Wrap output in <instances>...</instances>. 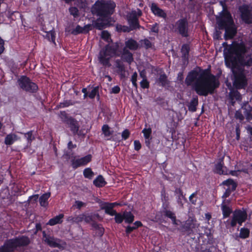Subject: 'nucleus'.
Wrapping results in <instances>:
<instances>
[{
  "instance_id": "1",
  "label": "nucleus",
  "mask_w": 252,
  "mask_h": 252,
  "mask_svg": "<svg viewBox=\"0 0 252 252\" xmlns=\"http://www.w3.org/2000/svg\"><path fill=\"white\" fill-rule=\"evenodd\" d=\"M247 51V47L243 41L233 42L223 51L225 65L231 70L233 85L237 90L245 89L248 85L245 67L252 66V56L246 55Z\"/></svg>"
},
{
  "instance_id": "2",
  "label": "nucleus",
  "mask_w": 252,
  "mask_h": 252,
  "mask_svg": "<svg viewBox=\"0 0 252 252\" xmlns=\"http://www.w3.org/2000/svg\"><path fill=\"white\" fill-rule=\"evenodd\" d=\"M199 69L201 73L195 82V91L200 96H206L214 94L220 85L219 78L212 74L209 69Z\"/></svg>"
},
{
  "instance_id": "3",
  "label": "nucleus",
  "mask_w": 252,
  "mask_h": 252,
  "mask_svg": "<svg viewBox=\"0 0 252 252\" xmlns=\"http://www.w3.org/2000/svg\"><path fill=\"white\" fill-rule=\"evenodd\" d=\"M116 5L112 0H97L92 5L91 11L93 15L99 17L101 20L107 22L108 25H112L114 22L112 15L114 13Z\"/></svg>"
},
{
  "instance_id": "4",
  "label": "nucleus",
  "mask_w": 252,
  "mask_h": 252,
  "mask_svg": "<svg viewBox=\"0 0 252 252\" xmlns=\"http://www.w3.org/2000/svg\"><path fill=\"white\" fill-rule=\"evenodd\" d=\"M30 243V238L25 235L6 239L0 246V252H15L17 248L27 247Z\"/></svg>"
},
{
  "instance_id": "5",
  "label": "nucleus",
  "mask_w": 252,
  "mask_h": 252,
  "mask_svg": "<svg viewBox=\"0 0 252 252\" xmlns=\"http://www.w3.org/2000/svg\"><path fill=\"white\" fill-rule=\"evenodd\" d=\"M119 43L115 42L112 45L107 44L99 52L98 57L100 63L103 66L110 67V58L114 57H120V54L118 52Z\"/></svg>"
},
{
  "instance_id": "6",
  "label": "nucleus",
  "mask_w": 252,
  "mask_h": 252,
  "mask_svg": "<svg viewBox=\"0 0 252 252\" xmlns=\"http://www.w3.org/2000/svg\"><path fill=\"white\" fill-rule=\"evenodd\" d=\"M170 28L173 32L182 37L187 38L189 36V26L187 18L179 19L172 24Z\"/></svg>"
},
{
  "instance_id": "7",
  "label": "nucleus",
  "mask_w": 252,
  "mask_h": 252,
  "mask_svg": "<svg viewBox=\"0 0 252 252\" xmlns=\"http://www.w3.org/2000/svg\"><path fill=\"white\" fill-rule=\"evenodd\" d=\"M17 83L21 89L30 94H36L38 90V85L26 75L21 76Z\"/></svg>"
},
{
  "instance_id": "8",
  "label": "nucleus",
  "mask_w": 252,
  "mask_h": 252,
  "mask_svg": "<svg viewBox=\"0 0 252 252\" xmlns=\"http://www.w3.org/2000/svg\"><path fill=\"white\" fill-rule=\"evenodd\" d=\"M248 218V214L245 209H236L233 212L232 219L230 222V225L231 227H234L238 223L239 226L246 221Z\"/></svg>"
},
{
  "instance_id": "9",
  "label": "nucleus",
  "mask_w": 252,
  "mask_h": 252,
  "mask_svg": "<svg viewBox=\"0 0 252 252\" xmlns=\"http://www.w3.org/2000/svg\"><path fill=\"white\" fill-rule=\"evenodd\" d=\"M217 24L220 30H223L226 26L233 25L234 20L229 11H221L216 17Z\"/></svg>"
},
{
  "instance_id": "10",
  "label": "nucleus",
  "mask_w": 252,
  "mask_h": 252,
  "mask_svg": "<svg viewBox=\"0 0 252 252\" xmlns=\"http://www.w3.org/2000/svg\"><path fill=\"white\" fill-rule=\"evenodd\" d=\"M199 224L196 223V220L192 218H189L180 227V230L184 234L189 236L194 233V231L198 227Z\"/></svg>"
},
{
  "instance_id": "11",
  "label": "nucleus",
  "mask_w": 252,
  "mask_h": 252,
  "mask_svg": "<svg viewBox=\"0 0 252 252\" xmlns=\"http://www.w3.org/2000/svg\"><path fill=\"white\" fill-rule=\"evenodd\" d=\"M239 11L242 20L247 24H252V7L249 5L243 4L240 6Z\"/></svg>"
},
{
  "instance_id": "12",
  "label": "nucleus",
  "mask_w": 252,
  "mask_h": 252,
  "mask_svg": "<svg viewBox=\"0 0 252 252\" xmlns=\"http://www.w3.org/2000/svg\"><path fill=\"white\" fill-rule=\"evenodd\" d=\"M126 20L129 25V29L131 31L143 29V27L140 26L138 17L135 12L130 13L127 15Z\"/></svg>"
},
{
  "instance_id": "13",
  "label": "nucleus",
  "mask_w": 252,
  "mask_h": 252,
  "mask_svg": "<svg viewBox=\"0 0 252 252\" xmlns=\"http://www.w3.org/2000/svg\"><path fill=\"white\" fill-rule=\"evenodd\" d=\"M42 236L44 241L51 248H61L60 240L55 238L50 235H47L45 231L42 232Z\"/></svg>"
},
{
  "instance_id": "14",
  "label": "nucleus",
  "mask_w": 252,
  "mask_h": 252,
  "mask_svg": "<svg viewBox=\"0 0 252 252\" xmlns=\"http://www.w3.org/2000/svg\"><path fill=\"white\" fill-rule=\"evenodd\" d=\"M213 172L214 173L219 175L227 174V170L226 167L224 166L223 158L219 159L217 163L215 165Z\"/></svg>"
},
{
  "instance_id": "15",
  "label": "nucleus",
  "mask_w": 252,
  "mask_h": 252,
  "mask_svg": "<svg viewBox=\"0 0 252 252\" xmlns=\"http://www.w3.org/2000/svg\"><path fill=\"white\" fill-rule=\"evenodd\" d=\"M67 125L74 135H82V130H79L80 125L79 122L75 118H73L70 120Z\"/></svg>"
},
{
  "instance_id": "16",
  "label": "nucleus",
  "mask_w": 252,
  "mask_h": 252,
  "mask_svg": "<svg viewBox=\"0 0 252 252\" xmlns=\"http://www.w3.org/2000/svg\"><path fill=\"white\" fill-rule=\"evenodd\" d=\"M121 60L127 63L128 64H131L134 61L133 54L128 50L123 49L122 52L120 53Z\"/></svg>"
},
{
  "instance_id": "17",
  "label": "nucleus",
  "mask_w": 252,
  "mask_h": 252,
  "mask_svg": "<svg viewBox=\"0 0 252 252\" xmlns=\"http://www.w3.org/2000/svg\"><path fill=\"white\" fill-rule=\"evenodd\" d=\"M223 30H225L224 38L225 40L232 39L237 33V28L234 24L226 26Z\"/></svg>"
},
{
  "instance_id": "18",
  "label": "nucleus",
  "mask_w": 252,
  "mask_h": 252,
  "mask_svg": "<svg viewBox=\"0 0 252 252\" xmlns=\"http://www.w3.org/2000/svg\"><path fill=\"white\" fill-rule=\"evenodd\" d=\"M140 48L139 43L132 38H129L125 42V47L123 49L129 51H136Z\"/></svg>"
},
{
  "instance_id": "19",
  "label": "nucleus",
  "mask_w": 252,
  "mask_h": 252,
  "mask_svg": "<svg viewBox=\"0 0 252 252\" xmlns=\"http://www.w3.org/2000/svg\"><path fill=\"white\" fill-rule=\"evenodd\" d=\"M99 203L100 209L104 210L106 214L110 215V216H114L116 211L114 210V208L111 205V202L100 201Z\"/></svg>"
},
{
  "instance_id": "20",
  "label": "nucleus",
  "mask_w": 252,
  "mask_h": 252,
  "mask_svg": "<svg viewBox=\"0 0 252 252\" xmlns=\"http://www.w3.org/2000/svg\"><path fill=\"white\" fill-rule=\"evenodd\" d=\"M150 7L152 12L155 16L163 19H165L167 17L166 13L163 10L160 8L157 3L153 2Z\"/></svg>"
},
{
  "instance_id": "21",
  "label": "nucleus",
  "mask_w": 252,
  "mask_h": 252,
  "mask_svg": "<svg viewBox=\"0 0 252 252\" xmlns=\"http://www.w3.org/2000/svg\"><path fill=\"white\" fill-rule=\"evenodd\" d=\"M241 110L248 122L252 120V107L248 102H244L241 106Z\"/></svg>"
},
{
  "instance_id": "22",
  "label": "nucleus",
  "mask_w": 252,
  "mask_h": 252,
  "mask_svg": "<svg viewBox=\"0 0 252 252\" xmlns=\"http://www.w3.org/2000/svg\"><path fill=\"white\" fill-rule=\"evenodd\" d=\"M199 76V72L195 69L190 71L185 79V83L188 85H190L193 82L198 79L197 77Z\"/></svg>"
},
{
  "instance_id": "23",
  "label": "nucleus",
  "mask_w": 252,
  "mask_h": 252,
  "mask_svg": "<svg viewBox=\"0 0 252 252\" xmlns=\"http://www.w3.org/2000/svg\"><path fill=\"white\" fill-rule=\"evenodd\" d=\"M116 67L117 68V73L119 75L121 79H125L126 77V68L125 66L122 62V61L119 59H117L115 61Z\"/></svg>"
},
{
  "instance_id": "24",
  "label": "nucleus",
  "mask_w": 252,
  "mask_h": 252,
  "mask_svg": "<svg viewBox=\"0 0 252 252\" xmlns=\"http://www.w3.org/2000/svg\"><path fill=\"white\" fill-rule=\"evenodd\" d=\"M230 200L229 199H224L221 205V209L222 213L223 218H226L229 217L232 213V209L228 206L226 203L229 204Z\"/></svg>"
},
{
  "instance_id": "25",
  "label": "nucleus",
  "mask_w": 252,
  "mask_h": 252,
  "mask_svg": "<svg viewBox=\"0 0 252 252\" xmlns=\"http://www.w3.org/2000/svg\"><path fill=\"white\" fill-rule=\"evenodd\" d=\"M190 50V45L188 43H185L182 45L181 49L182 54V59L185 62H188L189 57V52Z\"/></svg>"
},
{
  "instance_id": "26",
  "label": "nucleus",
  "mask_w": 252,
  "mask_h": 252,
  "mask_svg": "<svg viewBox=\"0 0 252 252\" xmlns=\"http://www.w3.org/2000/svg\"><path fill=\"white\" fill-rule=\"evenodd\" d=\"M175 193L177 195V203L181 207L184 205L183 200L185 202H187V199L185 197V194H184L182 189L180 188H176L175 190Z\"/></svg>"
},
{
  "instance_id": "27",
  "label": "nucleus",
  "mask_w": 252,
  "mask_h": 252,
  "mask_svg": "<svg viewBox=\"0 0 252 252\" xmlns=\"http://www.w3.org/2000/svg\"><path fill=\"white\" fill-rule=\"evenodd\" d=\"M63 214H60L59 215L50 219L47 223V224L50 226H53L57 224H61L63 221Z\"/></svg>"
},
{
  "instance_id": "28",
  "label": "nucleus",
  "mask_w": 252,
  "mask_h": 252,
  "mask_svg": "<svg viewBox=\"0 0 252 252\" xmlns=\"http://www.w3.org/2000/svg\"><path fill=\"white\" fill-rule=\"evenodd\" d=\"M18 140V136L14 133L7 134L4 139V144L6 145L10 146Z\"/></svg>"
},
{
  "instance_id": "29",
  "label": "nucleus",
  "mask_w": 252,
  "mask_h": 252,
  "mask_svg": "<svg viewBox=\"0 0 252 252\" xmlns=\"http://www.w3.org/2000/svg\"><path fill=\"white\" fill-rule=\"evenodd\" d=\"M198 104V98L197 96L193 97L188 105V109L189 111L195 112L197 110Z\"/></svg>"
},
{
  "instance_id": "30",
  "label": "nucleus",
  "mask_w": 252,
  "mask_h": 252,
  "mask_svg": "<svg viewBox=\"0 0 252 252\" xmlns=\"http://www.w3.org/2000/svg\"><path fill=\"white\" fill-rule=\"evenodd\" d=\"M229 95L232 104L235 102V100H240L242 99L241 94L237 90H231Z\"/></svg>"
},
{
  "instance_id": "31",
  "label": "nucleus",
  "mask_w": 252,
  "mask_h": 252,
  "mask_svg": "<svg viewBox=\"0 0 252 252\" xmlns=\"http://www.w3.org/2000/svg\"><path fill=\"white\" fill-rule=\"evenodd\" d=\"M93 184L96 187L102 188L106 185L107 182L103 177L99 175L93 181Z\"/></svg>"
},
{
  "instance_id": "32",
  "label": "nucleus",
  "mask_w": 252,
  "mask_h": 252,
  "mask_svg": "<svg viewBox=\"0 0 252 252\" xmlns=\"http://www.w3.org/2000/svg\"><path fill=\"white\" fill-rule=\"evenodd\" d=\"M83 215L80 214L78 216H69L66 219V221L71 223H79L83 220Z\"/></svg>"
},
{
  "instance_id": "33",
  "label": "nucleus",
  "mask_w": 252,
  "mask_h": 252,
  "mask_svg": "<svg viewBox=\"0 0 252 252\" xmlns=\"http://www.w3.org/2000/svg\"><path fill=\"white\" fill-rule=\"evenodd\" d=\"M51 193L50 192L45 193L43 194L39 197V201L40 205L42 206L46 207L48 205V200L49 198L50 197Z\"/></svg>"
},
{
  "instance_id": "34",
  "label": "nucleus",
  "mask_w": 252,
  "mask_h": 252,
  "mask_svg": "<svg viewBox=\"0 0 252 252\" xmlns=\"http://www.w3.org/2000/svg\"><path fill=\"white\" fill-rule=\"evenodd\" d=\"M157 82L159 86L163 87H165L166 85L169 84V81L168 80L167 76L164 72L159 75Z\"/></svg>"
},
{
  "instance_id": "35",
  "label": "nucleus",
  "mask_w": 252,
  "mask_h": 252,
  "mask_svg": "<svg viewBox=\"0 0 252 252\" xmlns=\"http://www.w3.org/2000/svg\"><path fill=\"white\" fill-rule=\"evenodd\" d=\"M134 220V216L130 211H124V220L126 223L131 224Z\"/></svg>"
},
{
  "instance_id": "36",
  "label": "nucleus",
  "mask_w": 252,
  "mask_h": 252,
  "mask_svg": "<svg viewBox=\"0 0 252 252\" xmlns=\"http://www.w3.org/2000/svg\"><path fill=\"white\" fill-rule=\"evenodd\" d=\"M112 25H108L107 24V22L104 20H101V19L99 17L98 18L95 23V28L99 30H102L105 27H109Z\"/></svg>"
},
{
  "instance_id": "37",
  "label": "nucleus",
  "mask_w": 252,
  "mask_h": 252,
  "mask_svg": "<svg viewBox=\"0 0 252 252\" xmlns=\"http://www.w3.org/2000/svg\"><path fill=\"white\" fill-rule=\"evenodd\" d=\"M60 116L62 122L66 125L70 121V120L73 118V117L69 116L68 114L64 111L60 112Z\"/></svg>"
},
{
  "instance_id": "38",
  "label": "nucleus",
  "mask_w": 252,
  "mask_h": 252,
  "mask_svg": "<svg viewBox=\"0 0 252 252\" xmlns=\"http://www.w3.org/2000/svg\"><path fill=\"white\" fill-rule=\"evenodd\" d=\"M222 184L227 186H232L231 190L234 191L236 190L237 185L232 179H228L222 182Z\"/></svg>"
},
{
  "instance_id": "39",
  "label": "nucleus",
  "mask_w": 252,
  "mask_h": 252,
  "mask_svg": "<svg viewBox=\"0 0 252 252\" xmlns=\"http://www.w3.org/2000/svg\"><path fill=\"white\" fill-rule=\"evenodd\" d=\"M75 104V102L72 100H64L63 102H60L57 106L58 108H62L73 105Z\"/></svg>"
},
{
  "instance_id": "40",
  "label": "nucleus",
  "mask_w": 252,
  "mask_h": 252,
  "mask_svg": "<svg viewBox=\"0 0 252 252\" xmlns=\"http://www.w3.org/2000/svg\"><path fill=\"white\" fill-rule=\"evenodd\" d=\"M250 231L245 227H242L240 230L239 237L242 239H246L249 237Z\"/></svg>"
},
{
  "instance_id": "41",
  "label": "nucleus",
  "mask_w": 252,
  "mask_h": 252,
  "mask_svg": "<svg viewBox=\"0 0 252 252\" xmlns=\"http://www.w3.org/2000/svg\"><path fill=\"white\" fill-rule=\"evenodd\" d=\"M114 216H115L114 220L116 223L121 224L124 220V212L122 214L116 211Z\"/></svg>"
},
{
  "instance_id": "42",
  "label": "nucleus",
  "mask_w": 252,
  "mask_h": 252,
  "mask_svg": "<svg viewBox=\"0 0 252 252\" xmlns=\"http://www.w3.org/2000/svg\"><path fill=\"white\" fill-rule=\"evenodd\" d=\"M96 95H97V99H98L99 98V86L94 87L88 94L89 97L91 99H94Z\"/></svg>"
},
{
  "instance_id": "43",
  "label": "nucleus",
  "mask_w": 252,
  "mask_h": 252,
  "mask_svg": "<svg viewBox=\"0 0 252 252\" xmlns=\"http://www.w3.org/2000/svg\"><path fill=\"white\" fill-rule=\"evenodd\" d=\"M20 133L24 134L25 138L27 139V143L28 144H31L32 141L35 139L34 137L33 136L32 130H30L26 133L20 132Z\"/></svg>"
},
{
  "instance_id": "44",
  "label": "nucleus",
  "mask_w": 252,
  "mask_h": 252,
  "mask_svg": "<svg viewBox=\"0 0 252 252\" xmlns=\"http://www.w3.org/2000/svg\"><path fill=\"white\" fill-rule=\"evenodd\" d=\"M161 214L164 217L170 219H173L174 220L175 216H176L175 214L173 212L168 209L162 210Z\"/></svg>"
},
{
  "instance_id": "45",
  "label": "nucleus",
  "mask_w": 252,
  "mask_h": 252,
  "mask_svg": "<svg viewBox=\"0 0 252 252\" xmlns=\"http://www.w3.org/2000/svg\"><path fill=\"white\" fill-rule=\"evenodd\" d=\"M83 175L85 178L91 179L94 175V173L91 168L88 167L84 170Z\"/></svg>"
},
{
  "instance_id": "46",
  "label": "nucleus",
  "mask_w": 252,
  "mask_h": 252,
  "mask_svg": "<svg viewBox=\"0 0 252 252\" xmlns=\"http://www.w3.org/2000/svg\"><path fill=\"white\" fill-rule=\"evenodd\" d=\"M101 38L107 42H112L111 35L107 31H103L101 32Z\"/></svg>"
},
{
  "instance_id": "47",
  "label": "nucleus",
  "mask_w": 252,
  "mask_h": 252,
  "mask_svg": "<svg viewBox=\"0 0 252 252\" xmlns=\"http://www.w3.org/2000/svg\"><path fill=\"white\" fill-rule=\"evenodd\" d=\"M116 31L119 32H129L131 31L128 26L125 25H122L120 24L117 25L116 27Z\"/></svg>"
},
{
  "instance_id": "48",
  "label": "nucleus",
  "mask_w": 252,
  "mask_h": 252,
  "mask_svg": "<svg viewBox=\"0 0 252 252\" xmlns=\"http://www.w3.org/2000/svg\"><path fill=\"white\" fill-rule=\"evenodd\" d=\"M92 156L91 155L89 154L84 157L80 158V161L82 166H85L87 165L92 160Z\"/></svg>"
},
{
  "instance_id": "49",
  "label": "nucleus",
  "mask_w": 252,
  "mask_h": 252,
  "mask_svg": "<svg viewBox=\"0 0 252 252\" xmlns=\"http://www.w3.org/2000/svg\"><path fill=\"white\" fill-rule=\"evenodd\" d=\"M110 128L108 125H104L102 126V131L105 136H110L113 132L110 130Z\"/></svg>"
},
{
  "instance_id": "50",
  "label": "nucleus",
  "mask_w": 252,
  "mask_h": 252,
  "mask_svg": "<svg viewBox=\"0 0 252 252\" xmlns=\"http://www.w3.org/2000/svg\"><path fill=\"white\" fill-rule=\"evenodd\" d=\"M71 165L72 167L74 169H76L79 167H80L82 166L81 164V162L80 161L79 158L75 159V158H73L71 160Z\"/></svg>"
},
{
  "instance_id": "51",
  "label": "nucleus",
  "mask_w": 252,
  "mask_h": 252,
  "mask_svg": "<svg viewBox=\"0 0 252 252\" xmlns=\"http://www.w3.org/2000/svg\"><path fill=\"white\" fill-rule=\"evenodd\" d=\"M46 37L48 38V40L54 44H56V33L54 31H51L48 32L46 34Z\"/></svg>"
},
{
  "instance_id": "52",
  "label": "nucleus",
  "mask_w": 252,
  "mask_h": 252,
  "mask_svg": "<svg viewBox=\"0 0 252 252\" xmlns=\"http://www.w3.org/2000/svg\"><path fill=\"white\" fill-rule=\"evenodd\" d=\"M81 215H83V220L87 223H89L91 222L92 223L95 220H94V216H93L92 214L87 215L85 214H82Z\"/></svg>"
},
{
  "instance_id": "53",
  "label": "nucleus",
  "mask_w": 252,
  "mask_h": 252,
  "mask_svg": "<svg viewBox=\"0 0 252 252\" xmlns=\"http://www.w3.org/2000/svg\"><path fill=\"white\" fill-rule=\"evenodd\" d=\"M142 133L144 134V137L145 139H149V138H152V129L150 127L148 128H144L142 130Z\"/></svg>"
},
{
  "instance_id": "54",
  "label": "nucleus",
  "mask_w": 252,
  "mask_h": 252,
  "mask_svg": "<svg viewBox=\"0 0 252 252\" xmlns=\"http://www.w3.org/2000/svg\"><path fill=\"white\" fill-rule=\"evenodd\" d=\"M69 12L71 15L74 18H76L79 16V10L76 7L71 6L69 8Z\"/></svg>"
},
{
  "instance_id": "55",
  "label": "nucleus",
  "mask_w": 252,
  "mask_h": 252,
  "mask_svg": "<svg viewBox=\"0 0 252 252\" xmlns=\"http://www.w3.org/2000/svg\"><path fill=\"white\" fill-rule=\"evenodd\" d=\"M235 117L236 119L239 120L240 121H242L244 120L245 117L241 109H239L236 111Z\"/></svg>"
},
{
  "instance_id": "56",
  "label": "nucleus",
  "mask_w": 252,
  "mask_h": 252,
  "mask_svg": "<svg viewBox=\"0 0 252 252\" xmlns=\"http://www.w3.org/2000/svg\"><path fill=\"white\" fill-rule=\"evenodd\" d=\"M197 194V191L192 193L189 197V201L193 205H195L197 201L196 195Z\"/></svg>"
},
{
  "instance_id": "57",
  "label": "nucleus",
  "mask_w": 252,
  "mask_h": 252,
  "mask_svg": "<svg viewBox=\"0 0 252 252\" xmlns=\"http://www.w3.org/2000/svg\"><path fill=\"white\" fill-rule=\"evenodd\" d=\"M140 84L142 89H148L150 87V83L147 79H142Z\"/></svg>"
},
{
  "instance_id": "58",
  "label": "nucleus",
  "mask_w": 252,
  "mask_h": 252,
  "mask_svg": "<svg viewBox=\"0 0 252 252\" xmlns=\"http://www.w3.org/2000/svg\"><path fill=\"white\" fill-rule=\"evenodd\" d=\"M130 134V133L129 130L128 129H125L122 132V139L124 140L127 139L129 138Z\"/></svg>"
},
{
  "instance_id": "59",
  "label": "nucleus",
  "mask_w": 252,
  "mask_h": 252,
  "mask_svg": "<svg viewBox=\"0 0 252 252\" xmlns=\"http://www.w3.org/2000/svg\"><path fill=\"white\" fill-rule=\"evenodd\" d=\"M141 42H143L144 43V47L146 49H148L152 47V42L148 39L145 38L143 40H141Z\"/></svg>"
},
{
  "instance_id": "60",
  "label": "nucleus",
  "mask_w": 252,
  "mask_h": 252,
  "mask_svg": "<svg viewBox=\"0 0 252 252\" xmlns=\"http://www.w3.org/2000/svg\"><path fill=\"white\" fill-rule=\"evenodd\" d=\"M84 29L79 25H77L75 28L72 31V33L74 34H77L79 33H82Z\"/></svg>"
},
{
  "instance_id": "61",
  "label": "nucleus",
  "mask_w": 252,
  "mask_h": 252,
  "mask_svg": "<svg viewBox=\"0 0 252 252\" xmlns=\"http://www.w3.org/2000/svg\"><path fill=\"white\" fill-rule=\"evenodd\" d=\"M235 131H236V139L237 140H239L240 138V134H241V129L240 127L239 124H237L235 128Z\"/></svg>"
},
{
  "instance_id": "62",
  "label": "nucleus",
  "mask_w": 252,
  "mask_h": 252,
  "mask_svg": "<svg viewBox=\"0 0 252 252\" xmlns=\"http://www.w3.org/2000/svg\"><path fill=\"white\" fill-rule=\"evenodd\" d=\"M151 32H155L158 33L159 32V28L158 27V24L157 23H155L154 25H152L151 28L150 29Z\"/></svg>"
},
{
  "instance_id": "63",
  "label": "nucleus",
  "mask_w": 252,
  "mask_h": 252,
  "mask_svg": "<svg viewBox=\"0 0 252 252\" xmlns=\"http://www.w3.org/2000/svg\"><path fill=\"white\" fill-rule=\"evenodd\" d=\"M134 230L136 229L133 226L128 225L126 227L125 232L127 235H128Z\"/></svg>"
},
{
  "instance_id": "64",
  "label": "nucleus",
  "mask_w": 252,
  "mask_h": 252,
  "mask_svg": "<svg viewBox=\"0 0 252 252\" xmlns=\"http://www.w3.org/2000/svg\"><path fill=\"white\" fill-rule=\"evenodd\" d=\"M134 147L135 151H138L141 148V144L139 140H135L134 141Z\"/></svg>"
}]
</instances>
